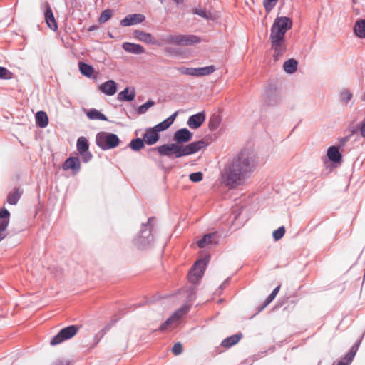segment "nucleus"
<instances>
[{"label":"nucleus","mask_w":365,"mask_h":365,"mask_svg":"<svg viewBox=\"0 0 365 365\" xmlns=\"http://www.w3.org/2000/svg\"><path fill=\"white\" fill-rule=\"evenodd\" d=\"M258 164V156L254 150H242L225 166L221 173L222 183L230 189L243 185L252 176Z\"/></svg>","instance_id":"nucleus-1"},{"label":"nucleus","mask_w":365,"mask_h":365,"mask_svg":"<svg viewBox=\"0 0 365 365\" xmlns=\"http://www.w3.org/2000/svg\"><path fill=\"white\" fill-rule=\"evenodd\" d=\"M292 26V21L289 18L281 16L275 19L271 27L270 41L274 61H278L287 50L285 34Z\"/></svg>","instance_id":"nucleus-2"},{"label":"nucleus","mask_w":365,"mask_h":365,"mask_svg":"<svg viewBox=\"0 0 365 365\" xmlns=\"http://www.w3.org/2000/svg\"><path fill=\"white\" fill-rule=\"evenodd\" d=\"M206 146L207 143L201 140L186 145H180L176 143L165 144L158 148H151L150 150H157L162 156L170 157L173 154L175 158H180L195 153Z\"/></svg>","instance_id":"nucleus-3"},{"label":"nucleus","mask_w":365,"mask_h":365,"mask_svg":"<svg viewBox=\"0 0 365 365\" xmlns=\"http://www.w3.org/2000/svg\"><path fill=\"white\" fill-rule=\"evenodd\" d=\"M96 143L101 150H107L116 148L120 143V139L114 133L102 131L96 135Z\"/></svg>","instance_id":"nucleus-4"},{"label":"nucleus","mask_w":365,"mask_h":365,"mask_svg":"<svg viewBox=\"0 0 365 365\" xmlns=\"http://www.w3.org/2000/svg\"><path fill=\"white\" fill-rule=\"evenodd\" d=\"M166 41L177 46H186L200 43L201 39L196 35H170Z\"/></svg>","instance_id":"nucleus-5"},{"label":"nucleus","mask_w":365,"mask_h":365,"mask_svg":"<svg viewBox=\"0 0 365 365\" xmlns=\"http://www.w3.org/2000/svg\"><path fill=\"white\" fill-rule=\"evenodd\" d=\"M154 217H150L148 220L147 224L142 225V230L140 234L134 239V245L139 249H144L147 247L153 240V237L150 234V230H148L146 227L151 223V221Z\"/></svg>","instance_id":"nucleus-6"},{"label":"nucleus","mask_w":365,"mask_h":365,"mask_svg":"<svg viewBox=\"0 0 365 365\" xmlns=\"http://www.w3.org/2000/svg\"><path fill=\"white\" fill-rule=\"evenodd\" d=\"M209 256L197 260L187 274L188 280L192 283H197L203 276L205 267L208 262Z\"/></svg>","instance_id":"nucleus-7"},{"label":"nucleus","mask_w":365,"mask_h":365,"mask_svg":"<svg viewBox=\"0 0 365 365\" xmlns=\"http://www.w3.org/2000/svg\"><path fill=\"white\" fill-rule=\"evenodd\" d=\"M78 331V327L75 325H71L62 329L51 340L50 344L56 346L61 344L65 340L73 337Z\"/></svg>","instance_id":"nucleus-8"},{"label":"nucleus","mask_w":365,"mask_h":365,"mask_svg":"<svg viewBox=\"0 0 365 365\" xmlns=\"http://www.w3.org/2000/svg\"><path fill=\"white\" fill-rule=\"evenodd\" d=\"M189 309L190 306L184 305L178 310H176L171 317H170L160 326L159 330L165 331L169 326H176L179 320L182 317L184 314H185L189 311Z\"/></svg>","instance_id":"nucleus-9"},{"label":"nucleus","mask_w":365,"mask_h":365,"mask_svg":"<svg viewBox=\"0 0 365 365\" xmlns=\"http://www.w3.org/2000/svg\"><path fill=\"white\" fill-rule=\"evenodd\" d=\"M76 148L83 163H88L93 158L92 153L88 150L89 144L85 137H80L77 140Z\"/></svg>","instance_id":"nucleus-10"},{"label":"nucleus","mask_w":365,"mask_h":365,"mask_svg":"<svg viewBox=\"0 0 365 365\" xmlns=\"http://www.w3.org/2000/svg\"><path fill=\"white\" fill-rule=\"evenodd\" d=\"M192 137V133L187 128H181L177 130L173 136L176 144L179 145L189 142Z\"/></svg>","instance_id":"nucleus-11"},{"label":"nucleus","mask_w":365,"mask_h":365,"mask_svg":"<svg viewBox=\"0 0 365 365\" xmlns=\"http://www.w3.org/2000/svg\"><path fill=\"white\" fill-rule=\"evenodd\" d=\"M206 118L204 111L197 113V114L191 115L187 120V125L192 129H197L200 128L205 122Z\"/></svg>","instance_id":"nucleus-12"},{"label":"nucleus","mask_w":365,"mask_h":365,"mask_svg":"<svg viewBox=\"0 0 365 365\" xmlns=\"http://www.w3.org/2000/svg\"><path fill=\"white\" fill-rule=\"evenodd\" d=\"M145 16L140 14H134L126 16L120 22L122 26H129L140 24L145 20Z\"/></svg>","instance_id":"nucleus-13"},{"label":"nucleus","mask_w":365,"mask_h":365,"mask_svg":"<svg viewBox=\"0 0 365 365\" xmlns=\"http://www.w3.org/2000/svg\"><path fill=\"white\" fill-rule=\"evenodd\" d=\"M64 170H72L74 173H78L81 169L80 160L77 157H70L66 159L63 165Z\"/></svg>","instance_id":"nucleus-14"},{"label":"nucleus","mask_w":365,"mask_h":365,"mask_svg":"<svg viewBox=\"0 0 365 365\" xmlns=\"http://www.w3.org/2000/svg\"><path fill=\"white\" fill-rule=\"evenodd\" d=\"M217 243V234L216 232H212L206 234L203 237L199 240L197 245L200 248H204L209 245H216Z\"/></svg>","instance_id":"nucleus-15"},{"label":"nucleus","mask_w":365,"mask_h":365,"mask_svg":"<svg viewBox=\"0 0 365 365\" xmlns=\"http://www.w3.org/2000/svg\"><path fill=\"white\" fill-rule=\"evenodd\" d=\"M159 138V134L153 128H147L143 138L145 143L148 145L155 144L158 141Z\"/></svg>","instance_id":"nucleus-16"},{"label":"nucleus","mask_w":365,"mask_h":365,"mask_svg":"<svg viewBox=\"0 0 365 365\" xmlns=\"http://www.w3.org/2000/svg\"><path fill=\"white\" fill-rule=\"evenodd\" d=\"M45 20L48 26L53 31H56L58 29L57 24L56 22L51 7L48 2H46V11H45Z\"/></svg>","instance_id":"nucleus-17"},{"label":"nucleus","mask_w":365,"mask_h":365,"mask_svg":"<svg viewBox=\"0 0 365 365\" xmlns=\"http://www.w3.org/2000/svg\"><path fill=\"white\" fill-rule=\"evenodd\" d=\"M360 341L354 344L349 351L345 355L342 360L339 361L336 365H349L353 361L359 346ZM334 365V364H333Z\"/></svg>","instance_id":"nucleus-18"},{"label":"nucleus","mask_w":365,"mask_h":365,"mask_svg":"<svg viewBox=\"0 0 365 365\" xmlns=\"http://www.w3.org/2000/svg\"><path fill=\"white\" fill-rule=\"evenodd\" d=\"M98 89L108 96H113L117 91L116 83L113 80H109L99 86Z\"/></svg>","instance_id":"nucleus-19"},{"label":"nucleus","mask_w":365,"mask_h":365,"mask_svg":"<svg viewBox=\"0 0 365 365\" xmlns=\"http://www.w3.org/2000/svg\"><path fill=\"white\" fill-rule=\"evenodd\" d=\"M177 115V112L174 113L167 119L153 127V128L158 133L165 130L173 123Z\"/></svg>","instance_id":"nucleus-20"},{"label":"nucleus","mask_w":365,"mask_h":365,"mask_svg":"<svg viewBox=\"0 0 365 365\" xmlns=\"http://www.w3.org/2000/svg\"><path fill=\"white\" fill-rule=\"evenodd\" d=\"M122 48L126 52L133 54H141L145 52V49L141 45L133 43L125 42L123 43Z\"/></svg>","instance_id":"nucleus-21"},{"label":"nucleus","mask_w":365,"mask_h":365,"mask_svg":"<svg viewBox=\"0 0 365 365\" xmlns=\"http://www.w3.org/2000/svg\"><path fill=\"white\" fill-rule=\"evenodd\" d=\"M134 37L138 40L143 41L146 43L155 44L156 42L154 40L152 35L149 33L140 30H135L133 33Z\"/></svg>","instance_id":"nucleus-22"},{"label":"nucleus","mask_w":365,"mask_h":365,"mask_svg":"<svg viewBox=\"0 0 365 365\" xmlns=\"http://www.w3.org/2000/svg\"><path fill=\"white\" fill-rule=\"evenodd\" d=\"M135 91L133 88L127 87L118 94V99L120 101H131L135 98Z\"/></svg>","instance_id":"nucleus-23"},{"label":"nucleus","mask_w":365,"mask_h":365,"mask_svg":"<svg viewBox=\"0 0 365 365\" xmlns=\"http://www.w3.org/2000/svg\"><path fill=\"white\" fill-rule=\"evenodd\" d=\"M327 155L329 160L334 163L341 161V154L340 153L339 148L336 146L329 147L327 150Z\"/></svg>","instance_id":"nucleus-24"},{"label":"nucleus","mask_w":365,"mask_h":365,"mask_svg":"<svg viewBox=\"0 0 365 365\" xmlns=\"http://www.w3.org/2000/svg\"><path fill=\"white\" fill-rule=\"evenodd\" d=\"M10 213L6 208L0 210V231L6 232L9 223Z\"/></svg>","instance_id":"nucleus-25"},{"label":"nucleus","mask_w":365,"mask_h":365,"mask_svg":"<svg viewBox=\"0 0 365 365\" xmlns=\"http://www.w3.org/2000/svg\"><path fill=\"white\" fill-rule=\"evenodd\" d=\"M242 335L241 333L235 334L231 336L227 337L221 342V346L225 348H230L238 343Z\"/></svg>","instance_id":"nucleus-26"},{"label":"nucleus","mask_w":365,"mask_h":365,"mask_svg":"<svg viewBox=\"0 0 365 365\" xmlns=\"http://www.w3.org/2000/svg\"><path fill=\"white\" fill-rule=\"evenodd\" d=\"M36 124L41 128H46L48 124V118L46 112L38 111L36 115Z\"/></svg>","instance_id":"nucleus-27"},{"label":"nucleus","mask_w":365,"mask_h":365,"mask_svg":"<svg viewBox=\"0 0 365 365\" xmlns=\"http://www.w3.org/2000/svg\"><path fill=\"white\" fill-rule=\"evenodd\" d=\"M215 70L216 68L213 65L202 68H195V77L208 76L215 72Z\"/></svg>","instance_id":"nucleus-28"},{"label":"nucleus","mask_w":365,"mask_h":365,"mask_svg":"<svg viewBox=\"0 0 365 365\" xmlns=\"http://www.w3.org/2000/svg\"><path fill=\"white\" fill-rule=\"evenodd\" d=\"M22 195V191L19 188H16L14 192L9 193L7 196V202L10 205H16Z\"/></svg>","instance_id":"nucleus-29"},{"label":"nucleus","mask_w":365,"mask_h":365,"mask_svg":"<svg viewBox=\"0 0 365 365\" xmlns=\"http://www.w3.org/2000/svg\"><path fill=\"white\" fill-rule=\"evenodd\" d=\"M297 61L294 58H291L284 63L283 68L287 73H293L297 71Z\"/></svg>","instance_id":"nucleus-30"},{"label":"nucleus","mask_w":365,"mask_h":365,"mask_svg":"<svg viewBox=\"0 0 365 365\" xmlns=\"http://www.w3.org/2000/svg\"><path fill=\"white\" fill-rule=\"evenodd\" d=\"M354 33L358 37L365 38V20L358 21L356 23Z\"/></svg>","instance_id":"nucleus-31"},{"label":"nucleus","mask_w":365,"mask_h":365,"mask_svg":"<svg viewBox=\"0 0 365 365\" xmlns=\"http://www.w3.org/2000/svg\"><path fill=\"white\" fill-rule=\"evenodd\" d=\"M87 116L91 120H107L106 116L97 110L96 109H91L87 113Z\"/></svg>","instance_id":"nucleus-32"},{"label":"nucleus","mask_w":365,"mask_h":365,"mask_svg":"<svg viewBox=\"0 0 365 365\" xmlns=\"http://www.w3.org/2000/svg\"><path fill=\"white\" fill-rule=\"evenodd\" d=\"M79 70L83 76L87 77H91L94 71L91 66L83 62L79 63Z\"/></svg>","instance_id":"nucleus-33"},{"label":"nucleus","mask_w":365,"mask_h":365,"mask_svg":"<svg viewBox=\"0 0 365 365\" xmlns=\"http://www.w3.org/2000/svg\"><path fill=\"white\" fill-rule=\"evenodd\" d=\"M145 142L140 138L133 139L129 143V147L134 151H138L144 147Z\"/></svg>","instance_id":"nucleus-34"},{"label":"nucleus","mask_w":365,"mask_h":365,"mask_svg":"<svg viewBox=\"0 0 365 365\" xmlns=\"http://www.w3.org/2000/svg\"><path fill=\"white\" fill-rule=\"evenodd\" d=\"M279 289H280L279 285L274 289V290L272 292V293L264 300L263 305L260 307V309H259V312H261L262 309H264L275 298V297L278 294Z\"/></svg>","instance_id":"nucleus-35"},{"label":"nucleus","mask_w":365,"mask_h":365,"mask_svg":"<svg viewBox=\"0 0 365 365\" xmlns=\"http://www.w3.org/2000/svg\"><path fill=\"white\" fill-rule=\"evenodd\" d=\"M352 97H353L352 93L348 89L344 88L340 91V93H339L340 101L345 104H347L351 100Z\"/></svg>","instance_id":"nucleus-36"},{"label":"nucleus","mask_w":365,"mask_h":365,"mask_svg":"<svg viewBox=\"0 0 365 365\" xmlns=\"http://www.w3.org/2000/svg\"><path fill=\"white\" fill-rule=\"evenodd\" d=\"M155 105V102L153 100H149L147 102H145L144 104L140 106L138 109L137 112L138 114H144L148 110L153 106Z\"/></svg>","instance_id":"nucleus-37"},{"label":"nucleus","mask_w":365,"mask_h":365,"mask_svg":"<svg viewBox=\"0 0 365 365\" xmlns=\"http://www.w3.org/2000/svg\"><path fill=\"white\" fill-rule=\"evenodd\" d=\"M176 69L180 74L190 76H195V68H187L185 66L178 67Z\"/></svg>","instance_id":"nucleus-38"},{"label":"nucleus","mask_w":365,"mask_h":365,"mask_svg":"<svg viewBox=\"0 0 365 365\" xmlns=\"http://www.w3.org/2000/svg\"><path fill=\"white\" fill-rule=\"evenodd\" d=\"M111 16L112 11L110 9H106L101 13L98 19V22L100 24H104L110 19Z\"/></svg>","instance_id":"nucleus-39"},{"label":"nucleus","mask_w":365,"mask_h":365,"mask_svg":"<svg viewBox=\"0 0 365 365\" xmlns=\"http://www.w3.org/2000/svg\"><path fill=\"white\" fill-rule=\"evenodd\" d=\"M278 0H263V6L267 13H269L277 4Z\"/></svg>","instance_id":"nucleus-40"},{"label":"nucleus","mask_w":365,"mask_h":365,"mask_svg":"<svg viewBox=\"0 0 365 365\" xmlns=\"http://www.w3.org/2000/svg\"><path fill=\"white\" fill-rule=\"evenodd\" d=\"M13 73L6 68L0 66V79L9 80L11 79Z\"/></svg>","instance_id":"nucleus-41"},{"label":"nucleus","mask_w":365,"mask_h":365,"mask_svg":"<svg viewBox=\"0 0 365 365\" xmlns=\"http://www.w3.org/2000/svg\"><path fill=\"white\" fill-rule=\"evenodd\" d=\"M220 123V119L218 116H212L209 121V128L210 130H216Z\"/></svg>","instance_id":"nucleus-42"},{"label":"nucleus","mask_w":365,"mask_h":365,"mask_svg":"<svg viewBox=\"0 0 365 365\" xmlns=\"http://www.w3.org/2000/svg\"><path fill=\"white\" fill-rule=\"evenodd\" d=\"M285 233V228L284 226L279 227L278 229L273 232L272 236L275 241L280 240Z\"/></svg>","instance_id":"nucleus-43"},{"label":"nucleus","mask_w":365,"mask_h":365,"mask_svg":"<svg viewBox=\"0 0 365 365\" xmlns=\"http://www.w3.org/2000/svg\"><path fill=\"white\" fill-rule=\"evenodd\" d=\"M189 178L191 181L194 182H197L202 180L203 175L201 172H196L191 173Z\"/></svg>","instance_id":"nucleus-44"},{"label":"nucleus","mask_w":365,"mask_h":365,"mask_svg":"<svg viewBox=\"0 0 365 365\" xmlns=\"http://www.w3.org/2000/svg\"><path fill=\"white\" fill-rule=\"evenodd\" d=\"M172 351L175 355H179L182 352V346L180 342L175 343L173 348Z\"/></svg>","instance_id":"nucleus-45"},{"label":"nucleus","mask_w":365,"mask_h":365,"mask_svg":"<svg viewBox=\"0 0 365 365\" xmlns=\"http://www.w3.org/2000/svg\"><path fill=\"white\" fill-rule=\"evenodd\" d=\"M280 101V97L277 93H274L273 97L269 96L268 100V103L269 105L274 106L277 104Z\"/></svg>","instance_id":"nucleus-46"},{"label":"nucleus","mask_w":365,"mask_h":365,"mask_svg":"<svg viewBox=\"0 0 365 365\" xmlns=\"http://www.w3.org/2000/svg\"><path fill=\"white\" fill-rule=\"evenodd\" d=\"M193 13L195 14H197V15L201 16V17H203V18H205V19L208 18L205 9H202L201 8H196V9H195L193 10Z\"/></svg>","instance_id":"nucleus-47"},{"label":"nucleus","mask_w":365,"mask_h":365,"mask_svg":"<svg viewBox=\"0 0 365 365\" xmlns=\"http://www.w3.org/2000/svg\"><path fill=\"white\" fill-rule=\"evenodd\" d=\"M187 298L189 302H192L195 299V290L193 287L187 289Z\"/></svg>","instance_id":"nucleus-48"},{"label":"nucleus","mask_w":365,"mask_h":365,"mask_svg":"<svg viewBox=\"0 0 365 365\" xmlns=\"http://www.w3.org/2000/svg\"><path fill=\"white\" fill-rule=\"evenodd\" d=\"M360 133L362 137L365 138V118L361 122L360 127Z\"/></svg>","instance_id":"nucleus-49"},{"label":"nucleus","mask_w":365,"mask_h":365,"mask_svg":"<svg viewBox=\"0 0 365 365\" xmlns=\"http://www.w3.org/2000/svg\"><path fill=\"white\" fill-rule=\"evenodd\" d=\"M230 282V279L227 278V279H225L223 283H222V284L220 286V289H223Z\"/></svg>","instance_id":"nucleus-50"},{"label":"nucleus","mask_w":365,"mask_h":365,"mask_svg":"<svg viewBox=\"0 0 365 365\" xmlns=\"http://www.w3.org/2000/svg\"><path fill=\"white\" fill-rule=\"evenodd\" d=\"M7 234L6 232L0 231V241L4 240L6 237Z\"/></svg>","instance_id":"nucleus-51"},{"label":"nucleus","mask_w":365,"mask_h":365,"mask_svg":"<svg viewBox=\"0 0 365 365\" xmlns=\"http://www.w3.org/2000/svg\"><path fill=\"white\" fill-rule=\"evenodd\" d=\"M55 365H70V362L68 361H58Z\"/></svg>","instance_id":"nucleus-52"},{"label":"nucleus","mask_w":365,"mask_h":365,"mask_svg":"<svg viewBox=\"0 0 365 365\" xmlns=\"http://www.w3.org/2000/svg\"><path fill=\"white\" fill-rule=\"evenodd\" d=\"M174 2H175L177 4H182L184 0H173Z\"/></svg>","instance_id":"nucleus-53"},{"label":"nucleus","mask_w":365,"mask_h":365,"mask_svg":"<svg viewBox=\"0 0 365 365\" xmlns=\"http://www.w3.org/2000/svg\"><path fill=\"white\" fill-rule=\"evenodd\" d=\"M159 1H160L161 3H163V0H159Z\"/></svg>","instance_id":"nucleus-54"}]
</instances>
